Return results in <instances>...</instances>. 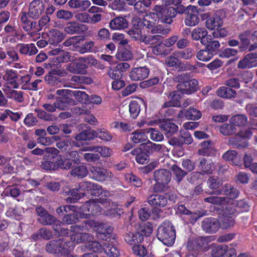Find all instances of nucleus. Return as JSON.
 <instances>
[{
    "label": "nucleus",
    "mask_w": 257,
    "mask_h": 257,
    "mask_svg": "<svg viewBox=\"0 0 257 257\" xmlns=\"http://www.w3.org/2000/svg\"><path fill=\"white\" fill-rule=\"evenodd\" d=\"M53 229L56 235L58 236H71V239H73L76 243L84 241L83 237H86L88 234L80 231H85V224L82 225H74L70 226V229L65 227L63 223L59 220V223H55L53 225Z\"/></svg>",
    "instance_id": "obj_1"
},
{
    "label": "nucleus",
    "mask_w": 257,
    "mask_h": 257,
    "mask_svg": "<svg viewBox=\"0 0 257 257\" xmlns=\"http://www.w3.org/2000/svg\"><path fill=\"white\" fill-rule=\"evenodd\" d=\"M74 247L75 244L73 241L59 238L48 241L46 244L45 249L47 252L58 256H66L70 253Z\"/></svg>",
    "instance_id": "obj_2"
},
{
    "label": "nucleus",
    "mask_w": 257,
    "mask_h": 257,
    "mask_svg": "<svg viewBox=\"0 0 257 257\" xmlns=\"http://www.w3.org/2000/svg\"><path fill=\"white\" fill-rule=\"evenodd\" d=\"M85 231L93 230L96 232V236L99 239L110 241L112 235L113 228L106 226L103 223L96 222L93 220L84 221Z\"/></svg>",
    "instance_id": "obj_3"
},
{
    "label": "nucleus",
    "mask_w": 257,
    "mask_h": 257,
    "mask_svg": "<svg viewBox=\"0 0 257 257\" xmlns=\"http://www.w3.org/2000/svg\"><path fill=\"white\" fill-rule=\"evenodd\" d=\"M157 237L164 244L172 246L176 239V230L169 221H164L158 228Z\"/></svg>",
    "instance_id": "obj_4"
},
{
    "label": "nucleus",
    "mask_w": 257,
    "mask_h": 257,
    "mask_svg": "<svg viewBox=\"0 0 257 257\" xmlns=\"http://www.w3.org/2000/svg\"><path fill=\"white\" fill-rule=\"evenodd\" d=\"M175 81L178 83L177 88L183 94H191L199 89L198 81L196 79L191 78L188 73L178 75L175 77Z\"/></svg>",
    "instance_id": "obj_5"
},
{
    "label": "nucleus",
    "mask_w": 257,
    "mask_h": 257,
    "mask_svg": "<svg viewBox=\"0 0 257 257\" xmlns=\"http://www.w3.org/2000/svg\"><path fill=\"white\" fill-rule=\"evenodd\" d=\"M107 199L89 200L80 207V210L81 213L80 214L81 218H89L91 215H98L101 213L102 208L99 205L101 203H106Z\"/></svg>",
    "instance_id": "obj_6"
},
{
    "label": "nucleus",
    "mask_w": 257,
    "mask_h": 257,
    "mask_svg": "<svg viewBox=\"0 0 257 257\" xmlns=\"http://www.w3.org/2000/svg\"><path fill=\"white\" fill-rule=\"evenodd\" d=\"M208 238L207 237L197 236L188 239L186 248L189 251L199 253L205 252L209 249Z\"/></svg>",
    "instance_id": "obj_7"
},
{
    "label": "nucleus",
    "mask_w": 257,
    "mask_h": 257,
    "mask_svg": "<svg viewBox=\"0 0 257 257\" xmlns=\"http://www.w3.org/2000/svg\"><path fill=\"white\" fill-rule=\"evenodd\" d=\"M154 11L160 21L165 24H171L173 22V19L176 17L175 8L172 7L156 5Z\"/></svg>",
    "instance_id": "obj_8"
},
{
    "label": "nucleus",
    "mask_w": 257,
    "mask_h": 257,
    "mask_svg": "<svg viewBox=\"0 0 257 257\" xmlns=\"http://www.w3.org/2000/svg\"><path fill=\"white\" fill-rule=\"evenodd\" d=\"M79 189L82 193H84V196L87 195L99 196L102 193V187L101 186L90 181H83L80 182Z\"/></svg>",
    "instance_id": "obj_9"
},
{
    "label": "nucleus",
    "mask_w": 257,
    "mask_h": 257,
    "mask_svg": "<svg viewBox=\"0 0 257 257\" xmlns=\"http://www.w3.org/2000/svg\"><path fill=\"white\" fill-rule=\"evenodd\" d=\"M89 176L92 179L103 182L110 178L112 173L109 170L100 167L92 166L89 169Z\"/></svg>",
    "instance_id": "obj_10"
},
{
    "label": "nucleus",
    "mask_w": 257,
    "mask_h": 257,
    "mask_svg": "<svg viewBox=\"0 0 257 257\" xmlns=\"http://www.w3.org/2000/svg\"><path fill=\"white\" fill-rule=\"evenodd\" d=\"M223 19L220 12H216L213 14H207L206 17L205 26L210 30H214L216 28L222 27Z\"/></svg>",
    "instance_id": "obj_11"
},
{
    "label": "nucleus",
    "mask_w": 257,
    "mask_h": 257,
    "mask_svg": "<svg viewBox=\"0 0 257 257\" xmlns=\"http://www.w3.org/2000/svg\"><path fill=\"white\" fill-rule=\"evenodd\" d=\"M211 254L212 257H234L236 251L233 248H229L226 245L222 244L213 246Z\"/></svg>",
    "instance_id": "obj_12"
},
{
    "label": "nucleus",
    "mask_w": 257,
    "mask_h": 257,
    "mask_svg": "<svg viewBox=\"0 0 257 257\" xmlns=\"http://www.w3.org/2000/svg\"><path fill=\"white\" fill-rule=\"evenodd\" d=\"M152 18L149 17L143 19L144 27L151 29V33L153 34H160L163 35H167L170 31V28H165L161 25L156 26V23L153 21Z\"/></svg>",
    "instance_id": "obj_13"
},
{
    "label": "nucleus",
    "mask_w": 257,
    "mask_h": 257,
    "mask_svg": "<svg viewBox=\"0 0 257 257\" xmlns=\"http://www.w3.org/2000/svg\"><path fill=\"white\" fill-rule=\"evenodd\" d=\"M45 10V5L41 0H34L29 5V12L27 13L30 18L37 19Z\"/></svg>",
    "instance_id": "obj_14"
},
{
    "label": "nucleus",
    "mask_w": 257,
    "mask_h": 257,
    "mask_svg": "<svg viewBox=\"0 0 257 257\" xmlns=\"http://www.w3.org/2000/svg\"><path fill=\"white\" fill-rule=\"evenodd\" d=\"M200 21L199 11L197 7L190 6L188 13L184 19V23L187 26L193 27L196 26Z\"/></svg>",
    "instance_id": "obj_15"
},
{
    "label": "nucleus",
    "mask_w": 257,
    "mask_h": 257,
    "mask_svg": "<svg viewBox=\"0 0 257 257\" xmlns=\"http://www.w3.org/2000/svg\"><path fill=\"white\" fill-rule=\"evenodd\" d=\"M150 72V69L147 66L135 67L132 69L129 76L133 81H141L147 78Z\"/></svg>",
    "instance_id": "obj_16"
},
{
    "label": "nucleus",
    "mask_w": 257,
    "mask_h": 257,
    "mask_svg": "<svg viewBox=\"0 0 257 257\" xmlns=\"http://www.w3.org/2000/svg\"><path fill=\"white\" fill-rule=\"evenodd\" d=\"M220 227V223L219 220L215 218H205L202 222V229L207 233H215Z\"/></svg>",
    "instance_id": "obj_17"
},
{
    "label": "nucleus",
    "mask_w": 257,
    "mask_h": 257,
    "mask_svg": "<svg viewBox=\"0 0 257 257\" xmlns=\"http://www.w3.org/2000/svg\"><path fill=\"white\" fill-rule=\"evenodd\" d=\"M20 16L21 21L23 24V29L24 31L30 33V34L38 32L37 22L34 20H30L29 19V17L27 12H22Z\"/></svg>",
    "instance_id": "obj_18"
},
{
    "label": "nucleus",
    "mask_w": 257,
    "mask_h": 257,
    "mask_svg": "<svg viewBox=\"0 0 257 257\" xmlns=\"http://www.w3.org/2000/svg\"><path fill=\"white\" fill-rule=\"evenodd\" d=\"M95 138V131L91 129H87L82 131L81 132L76 135L74 137L75 140L72 142V145L77 147L81 146L79 142L82 141H90Z\"/></svg>",
    "instance_id": "obj_19"
},
{
    "label": "nucleus",
    "mask_w": 257,
    "mask_h": 257,
    "mask_svg": "<svg viewBox=\"0 0 257 257\" xmlns=\"http://www.w3.org/2000/svg\"><path fill=\"white\" fill-rule=\"evenodd\" d=\"M46 159L42 162L41 167L46 171H54L58 169V159L59 156L54 154H49L45 156Z\"/></svg>",
    "instance_id": "obj_20"
},
{
    "label": "nucleus",
    "mask_w": 257,
    "mask_h": 257,
    "mask_svg": "<svg viewBox=\"0 0 257 257\" xmlns=\"http://www.w3.org/2000/svg\"><path fill=\"white\" fill-rule=\"evenodd\" d=\"M160 127L161 131L168 138L172 137L178 131V125L169 119L163 121L161 123Z\"/></svg>",
    "instance_id": "obj_21"
},
{
    "label": "nucleus",
    "mask_w": 257,
    "mask_h": 257,
    "mask_svg": "<svg viewBox=\"0 0 257 257\" xmlns=\"http://www.w3.org/2000/svg\"><path fill=\"white\" fill-rule=\"evenodd\" d=\"M88 27L84 24L75 22H70L66 24L64 28L65 32L69 34H79L86 31Z\"/></svg>",
    "instance_id": "obj_22"
},
{
    "label": "nucleus",
    "mask_w": 257,
    "mask_h": 257,
    "mask_svg": "<svg viewBox=\"0 0 257 257\" xmlns=\"http://www.w3.org/2000/svg\"><path fill=\"white\" fill-rule=\"evenodd\" d=\"M87 68L88 66L79 59L70 63L67 65L66 69L72 73L84 74L87 72Z\"/></svg>",
    "instance_id": "obj_23"
},
{
    "label": "nucleus",
    "mask_w": 257,
    "mask_h": 257,
    "mask_svg": "<svg viewBox=\"0 0 257 257\" xmlns=\"http://www.w3.org/2000/svg\"><path fill=\"white\" fill-rule=\"evenodd\" d=\"M148 203L156 208H162L167 204V200L164 195L154 194L149 195L148 197Z\"/></svg>",
    "instance_id": "obj_24"
},
{
    "label": "nucleus",
    "mask_w": 257,
    "mask_h": 257,
    "mask_svg": "<svg viewBox=\"0 0 257 257\" xmlns=\"http://www.w3.org/2000/svg\"><path fill=\"white\" fill-rule=\"evenodd\" d=\"M171 173L165 169H158L154 172V179L155 182L163 183L166 185L171 181Z\"/></svg>",
    "instance_id": "obj_25"
},
{
    "label": "nucleus",
    "mask_w": 257,
    "mask_h": 257,
    "mask_svg": "<svg viewBox=\"0 0 257 257\" xmlns=\"http://www.w3.org/2000/svg\"><path fill=\"white\" fill-rule=\"evenodd\" d=\"M123 237L126 243L132 246L141 243L144 241L142 235L140 234L137 230L134 232H126Z\"/></svg>",
    "instance_id": "obj_26"
},
{
    "label": "nucleus",
    "mask_w": 257,
    "mask_h": 257,
    "mask_svg": "<svg viewBox=\"0 0 257 257\" xmlns=\"http://www.w3.org/2000/svg\"><path fill=\"white\" fill-rule=\"evenodd\" d=\"M198 168L203 174H211L214 169V163L211 160L205 158L198 159Z\"/></svg>",
    "instance_id": "obj_27"
},
{
    "label": "nucleus",
    "mask_w": 257,
    "mask_h": 257,
    "mask_svg": "<svg viewBox=\"0 0 257 257\" xmlns=\"http://www.w3.org/2000/svg\"><path fill=\"white\" fill-rule=\"evenodd\" d=\"M209 36L206 29L202 27H196L191 32L192 39L195 41L200 40L201 44H206V40Z\"/></svg>",
    "instance_id": "obj_28"
},
{
    "label": "nucleus",
    "mask_w": 257,
    "mask_h": 257,
    "mask_svg": "<svg viewBox=\"0 0 257 257\" xmlns=\"http://www.w3.org/2000/svg\"><path fill=\"white\" fill-rule=\"evenodd\" d=\"M228 145L235 149H242L248 146V143L242 137H241L238 133L235 135L231 137L228 139Z\"/></svg>",
    "instance_id": "obj_29"
},
{
    "label": "nucleus",
    "mask_w": 257,
    "mask_h": 257,
    "mask_svg": "<svg viewBox=\"0 0 257 257\" xmlns=\"http://www.w3.org/2000/svg\"><path fill=\"white\" fill-rule=\"evenodd\" d=\"M93 82L91 78L82 76L74 75L70 79V84L75 88H79L83 84H90Z\"/></svg>",
    "instance_id": "obj_30"
},
{
    "label": "nucleus",
    "mask_w": 257,
    "mask_h": 257,
    "mask_svg": "<svg viewBox=\"0 0 257 257\" xmlns=\"http://www.w3.org/2000/svg\"><path fill=\"white\" fill-rule=\"evenodd\" d=\"M128 22L125 17H116L112 19L109 23V27L113 30H121L126 28Z\"/></svg>",
    "instance_id": "obj_31"
},
{
    "label": "nucleus",
    "mask_w": 257,
    "mask_h": 257,
    "mask_svg": "<svg viewBox=\"0 0 257 257\" xmlns=\"http://www.w3.org/2000/svg\"><path fill=\"white\" fill-rule=\"evenodd\" d=\"M48 42L50 45H57L64 39V35L59 30L51 29L47 34Z\"/></svg>",
    "instance_id": "obj_32"
},
{
    "label": "nucleus",
    "mask_w": 257,
    "mask_h": 257,
    "mask_svg": "<svg viewBox=\"0 0 257 257\" xmlns=\"http://www.w3.org/2000/svg\"><path fill=\"white\" fill-rule=\"evenodd\" d=\"M239 192L237 189L230 185H225L221 188V190L216 191L217 195L223 194L230 199L236 198Z\"/></svg>",
    "instance_id": "obj_33"
},
{
    "label": "nucleus",
    "mask_w": 257,
    "mask_h": 257,
    "mask_svg": "<svg viewBox=\"0 0 257 257\" xmlns=\"http://www.w3.org/2000/svg\"><path fill=\"white\" fill-rule=\"evenodd\" d=\"M3 79L14 88L19 87V83L17 82L18 73L16 71L13 69L7 70L3 75Z\"/></svg>",
    "instance_id": "obj_34"
},
{
    "label": "nucleus",
    "mask_w": 257,
    "mask_h": 257,
    "mask_svg": "<svg viewBox=\"0 0 257 257\" xmlns=\"http://www.w3.org/2000/svg\"><path fill=\"white\" fill-rule=\"evenodd\" d=\"M75 207L71 205V208H69V210L67 212V214L62 220L63 222L67 224H71L75 223L78 220L80 216L81 211L79 212L75 211L74 210Z\"/></svg>",
    "instance_id": "obj_35"
},
{
    "label": "nucleus",
    "mask_w": 257,
    "mask_h": 257,
    "mask_svg": "<svg viewBox=\"0 0 257 257\" xmlns=\"http://www.w3.org/2000/svg\"><path fill=\"white\" fill-rule=\"evenodd\" d=\"M21 54L32 56L38 52V50L34 44L19 43L17 46Z\"/></svg>",
    "instance_id": "obj_36"
},
{
    "label": "nucleus",
    "mask_w": 257,
    "mask_h": 257,
    "mask_svg": "<svg viewBox=\"0 0 257 257\" xmlns=\"http://www.w3.org/2000/svg\"><path fill=\"white\" fill-rule=\"evenodd\" d=\"M130 46H128L127 48L118 46L117 51L115 54L116 59L119 61H128L131 60L133 58V54L130 50Z\"/></svg>",
    "instance_id": "obj_37"
},
{
    "label": "nucleus",
    "mask_w": 257,
    "mask_h": 257,
    "mask_svg": "<svg viewBox=\"0 0 257 257\" xmlns=\"http://www.w3.org/2000/svg\"><path fill=\"white\" fill-rule=\"evenodd\" d=\"M250 34L248 31H245L238 35L240 44L239 46V51L241 52L247 50L250 45Z\"/></svg>",
    "instance_id": "obj_38"
},
{
    "label": "nucleus",
    "mask_w": 257,
    "mask_h": 257,
    "mask_svg": "<svg viewBox=\"0 0 257 257\" xmlns=\"http://www.w3.org/2000/svg\"><path fill=\"white\" fill-rule=\"evenodd\" d=\"M131 153L133 155L136 156V160L139 164H147L150 160L148 155L144 153L140 148H135L132 150Z\"/></svg>",
    "instance_id": "obj_39"
},
{
    "label": "nucleus",
    "mask_w": 257,
    "mask_h": 257,
    "mask_svg": "<svg viewBox=\"0 0 257 257\" xmlns=\"http://www.w3.org/2000/svg\"><path fill=\"white\" fill-rule=\"evenodd\" d=\"M75 94L77 95L78 96L82 98V99H84L85 101L84 103H86V100L89 101L90 102L99 104L101 103L102 101L101 98L96 95H88L84 91H75Z\"/></svg>",
    "instance_id": "obj_40"
},
{
    "label": "nucleus",
    "mask_w": 257,
    "mask_h": 257,
    "mask_svg": "<svg viewBox=\"0 0 257 257\" xmlns=\"http://www.w3.org/2000/svg\"><path fill=\"white\" fill-rule=\"evenodd\" d=\"M68 5L71 8L85 11L90 6V2L88 0H70Z\"/></svg>",
    "instance_id": "obj_41"
},
{
    "label": "nucleus",
    "mask_w": 257,
    "mask_h": 257,
    "mask_svg": "<svg viewBox=\"0 0 257 257\" xmlns=\"http://www.w3.org/2000/svg\"><path fill=\"white\" fill-rule=\"evenodd\" d=\"M217 95L224 98L230 99L235 98L236 95L235 90L226 86H221L218 88L217 91Z\"/></svg>",
    "instance_id": "obj_42"
},
{
    "label": "nucleus",
    "mask_w": 257,
    "mask_h": 257,
    "mask_svg": "<svg viewBox=\"0 0 257 257\" xmlns=\"http://www.w3.org/2000/svg\"><path fill=\"white\" fill-rule=\"evenodd\" d=\"M46 83L51 86H57L60 85L62 83L61 78L57 74L49 72L44 77Z\"/></svg>",
    "instance_id": "obj_43"
},
{
    "label": "nucleus",
    "mask_w": 257,
    "mask_h": 257,
    "mask_svg": "<svg viewBox=\"0 0 257 257\" xmlns=\"http://www.w3.org/2000/svg\"><path fill=\"white\" fill-rule=\"evenodd\" d=\"M172 172L174 180L178 184L180 183L183 178L187 175V172L182 169L176 164L173 165L171 167Z\"/></svg>",
    "instance_id": "obj_44"
},
{
    "label": "nucleus",
    "mask_w": 257,
    "mask_h": 257,
    "mask_svg": "<svg viewBox=\"0 0 257 257\" xmlns=\"http://www.w3.org/2000/svg\"><path fill=\"white\" fill-rule=\"evenodd\" d=\"M137 230L140 234L142 235L143 238L144 239L145 237L149 236L152 233L153 225L150 222L143 223L140 224Z\"/></svg>",
    "instance_id": "obj_45"
},
{
    "label": "nucleus",
    "mask_w": 257,
    "mask_h": 257,
    "mask_svg": "<svg viewBox=\"0 0 257 257\" xmlns=\"http://www.w3.org/2000/svg\"><path fill=\"white\" fill-rule=\"evenodd\" d=\"M206 42L204 45L206 49H208L213 55L217 54L220 46V43L217 40H212L210 36L206 40Z\"/></svg>",
    "instance_id": "obj_46"
},
{
    "label": "nucleus",
    "mask_w": 257,
    "mask_h": 257,
    "mask_svg": "<svg viewBox=\"0 0 257 257\" xmlns=\"http://www.w3.org/2000/svg\"><path fill=\"white\" fill-rule=\"evenodd\" d=\"M207 183L210 189L214 190L212 193L216 194V191L217 190H221V189H218L222 185L223 182L218 177H210L207 180Z\"/></svg>",
    "instance_id": "obj_47"
},
{
    "label": "nucleus",
    "mask_w": 257,
    "mask_h": 257,
    "mask_svg": "<svg viewBox=\"0 0 257 257\" xmlns=\"http://www.w3.org/2000/svg\"><path fill=\"white\" fill-rule=\"evenodd\" d=\"M247 122V117L245 114H237L232 116L230 122L235 126L243 127L244 126Z\"/></svg>",
    "instance_id": "obj_48"
},
{
    "label": "nucleus",
    "mask_w": 257,
    "mask_h": 257,
    "mask_svg": "<svg viewBox=\"0 0 257 257\" xmlns=\"http://www.w3.org/2000/svg\"><path fill=\"white\" fill-rule=\"evenodd\" d=\"M7 98L13 99L17 102H22L24 101V92L14 89H9L5 92Z\"/></svg>",
    "instance_id": "obj_49"
},
{
    "label": "nucleus",
    "mask_w": 257,
    "mask_h": 257,
    "mask_svg": "<svg viewBox=\"0 0 257 257\" xmlns=\"http://www.w3.org/2000/svg\"><path fill=\"white\" fill-rule=\"evenodd\" d=\"M88 171L85 166L80 165L73 168L70 172L72 176L82 179L87 176Z\"/></svg>",
    "instance_id": "obj_50"
},
{
    "label": "nucleus",
    "mask_w": 257,
    "mask_h": 257,
    "mask_svg": "<svg viewBox=\"0 0 257 257\" xmlns=\"http://www.w3.org/2000/svg\"><path fill=\"white\" fill-rule=\"evenodd\" d=\"M83 153L81 150L79 151H72L68 152L66 155L67 158L70 162H73L74 164H79L82 159Z\"/></svg>",
    "instance_id": "obj_51"
},
{
    "label": "nucleus",
    "mask_w": 257,
    "mask_h": 257,
    "mask_svg": "<svg viewBox=\"0 0 257 257\" xmlns=\"http://www.w3.org/2000/svg\"><path fill=\"white\" fill-rule=\"evenodd\" d=\"M202 116L201 111L194 107H190L185 111V117L187 119L198 120Z\"/></svg>",
    "instance_id": "obj_52"
},
{
    "label": "nucleus",
    "mask_w": 257,
    "mask_h": 257,
    "mask_svg": "<svg viewBox=\"0 0 257 257\" xmlns=\"http://www.w3.org/2000/svg\"><path fill=\"white\" fill-rule=\"evenodd\" d=\"M141 111V105L136 100H132L129 104V111L131 117L133 118H136Z\"/></svg>",
    "instance_id": "obj_53"
},
{
    "label": "nucleus",
    "mask_w": 257,
    "mask_h": 257,
    "mask_svg": "<svg viewBox=\"0 0 257 257\" xmlns=\"http://www.w3.org/2000/svg\"><path fill=\"white\" fill-rule=\"evenodd\" d=\"M38 221L39 223L44 225H53L55 223H59V220H58L55 216L50 214L48 212H47V215H44L41 218H38Z\"/></svg>",
    "instance_id": "obj_54"
},
{
    "label": "nucleus",
    "mask_w": 257,
    "mask_h": 257,
    "mask_svg": "<svg viewBox=\"0 0 257 257\" xmlns=\"http://www.w3.org/2000/svg\"><path fill=\"white\" fill-rule=\"evenodd\" d=\"M105 253L110 257H117L119 254V250L111 244L103 243V250Z\"/></svg>",
    "instance_id": "obj_55"
},
{
    "label": "nucleus",
    "mask_w": 257,
    "mask_h": 257,
    "mask_svg": "<svg viewBox=\"0 0 257 257\" xmlns=\"http://www.w3.org/2000/svg\"><path fill=\"white\" fill-rule=\"evenodd\" d=\"M213 56L214 55L208 49H206L205 47L196 53L197 59L204 62L209 61Z\"/></svg>",
    "instance_id": "obj_56"
},
{
    "label": "nucleus",
    "mask_w": 257,
    "mask_h": 257,
    "mask_svg": "<svg viewBox=\"0 0 257 257\" xmlns=\"http://www.w3.org/2000/svg\"><path fill=\"white\" fill-rule=\"evenodd\" d=\"M236 131L235 127L231 123H223L219 127L220 133L224 136H230Z\"/></svg>",
    "instance_id": "obj_57"
},
{
    "label": "nucleus",
    "mask_w": 257,
    "mask_h": 257,
    "mask_svg": "<svg viewBox=\"0 0 257 257\" xmlns=\"http://www.w3.org/2000/svg\"><path fill=\"white\" fill-rule=\"evenodd\" d=\"M95 138H98L104 141H110L112 139L110 132L105 128H98L95 131Z\"/></svg>",
    "instance_id": "obj_58"
},
{
    "label": "nucleus",
    "mask_w": 257,
    "mask_h": 257,
    "mask_svg": "<svg viewBox=\"0 0 257 257\" xmlns=\"http://www.w3.org/2000/svg\"><path fill=\"white\" fill-rule=\"evenodd\" d=\"M84 151H99L103 157H109L110 156V149L106 147H98L93 146L85 147L83 149Z\"/></svg>",
    "instance_id": "obj_59"
},
{
    "label": "nucleus",
    "mask_w": 257,
    "mask_h": 257,
    "mask_svg": "<svg viewBox=\"0 0 257 257\" xmlns=\"http://www.w3.org/2000/svg\"><path fill=\"white\" fill-rule=\"evenodd\" d=\"M167 48L164 42L160 43L153 47L152 52L156 55H167L169 53Z\"/></svg>",
    "instance_id": "obj_60"
},
{
    "label": "nucleus",
    "mask_w": 257,
    "mask_h": 257,
    "mask_svg": "<svg viewBox=\"0 0 257 257\" xmlns=\"http://www.w3.org/2000/svg\"><path fill=\"white\" fill-rule=\"evenodd\" d=\"M183 94L181 91H174L170 93L168 97L172 101L173 103L175 104V106L176 107H180L181 104L180 100Z\"/></svg>",
    "instance_id": "obj_61"
},
{
    "label": "nucleus",
    "mask_w": 257,
    "mask_h": 257,
    "mask_svg": "<svg viewBox=\"0 0 257 257\" xmlns=\"http://www.w3.org/2000/svg\"><path fill=\"white\" fill-rule=\"evenodd\" d=\"M237 153L235 150H228L225 152L222 155V158L227 161H230L235 165H239V164L236 162Z\"/></svg>",
    "instance_id": "obj_62"
},
{
    "label": "nucleus",
    "mask_w": 257,
    "mask_h": 257,
    "mask_svg": "<svg viewBox=\"0 0 257 257\" xmlns=\"http://www.w3.org/2000/svg\"><path fill=\"white\" fill-rule=\"evenodd\" d=\"M132 135L133 137L131 138V140L135 144L143 143L148 139L145 133L138 131L133 133Z\"/></svg>",
    "instance_id": "obj_63"
},
{
    "label": "nucleus",
    "mask_w": 257,
    "mask_h": 257,
    "mask_svg": "<svg viewBox=\"0 0 257 257\" xmlns=\"http://www.w3.org/2000/svg\"><path fill=\"white\" fill-rule=\"evenodd\" d=\"M86 247L88 250L94 252L100 253L103 250V245H102L99 241H93L89 242Z\"/></svg>",
    "instance_id": "obj_64"
}]
</instances>
